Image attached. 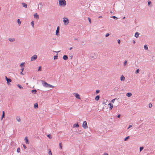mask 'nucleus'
I'll return each instance as SVG.
<instances>
[{
  "mask_svg": "<svg viewBox=\"0 0 155 155\" xmlns=\"http://www.w3.org/2000/svg\"><path fill=\"white\" fill-rule=\"evenodd\" d=\"M130 128H129V127H128V129H129Z\"/></svg>",
  "mask_w": 155,
  "mask_h": 155,
  "instance_id": "obj_63",
  "label": "nucleus"
},
{
  "mask_svg": "<svg viewBox=\"0 0 155 155\" xmlns=\"http://www.w3.org/2000/svg\"><path fill=\"white\" fill-rule=\"evenodd\" d=\"M59 28H60L58 26L57 28V29L56 30L55 35H56L57 36H58V35Z\"/></svg>",
  "mask_w": 155,
  "mask_h": 155,
  "instance_id": "obj_6",
  "label": "nucleus"
},
{
  "mask_svg": "<svg viewBox=\"0 0 155 155\" xmlns=\"http://www.w3.org/2000/svg\"><path fill=\"white\" fill-rule=\"evenodd\" d=\"M34 16L35 18L37 19H39V15L37 14V13L35 14L34 15Z\"/></svg>",
  "mask_w": 155,
  "mask_h": 155,
  "instance_id": "obj_9",
  "label": "nucleus"
},
{
  "mask_svg": "<svg viewBox=\"0 0 155 155\" xmlns=\"http://www.w3.org/2000/svg\"><path fill=\"white\" fill-rule=\"evenodd\" d=\"M18 87L20 89H22L23 87H22L20 84H18L17 85Z\"/></svg>",
  "mask_w": 155,
  "mask_h": 155,
  "instance_id": "obj_22",
  "label": "nucleus"
},
{
  "mask_svg": "<svg viewBox=\"0 0 155 155\" xmlns=\"http://www.w3.org/2000/svg\"><path fill=\"white\" fill-rule=\"evenodd\" d=\"M74 39L75 40H77L78 39L77 38H75Z\"/></svg>",
  "mask_w": 155,
  "mask_h": 155,
  "instance_id": "obj_53",
  "label": "nucleus"
},
{
  "mask_svg": "<svg viewBox=\"0 0 155 155\" xmlns=\"http://www.w3.org/2000/svg\"><path fill=\"white\" fill-rule=\"evenodd\" d=\"M120 115L119 114L117 116V117L119 118H120Z\"/></svg>",
  "mask_w": 155,
  "mask_h": 155,
  "instance_id": "obj_51",
  "label": "nucleus"
},
{
  "mask_svg": "<svg viewBox=\"0 0 155 155\" xmlns=\"http://www.w3.org/2000/svg\"><path fill=\"white\" fill-rule=\"evenodd\" d=\"M74 94L75 95V96L76 98L78 99H81L80 95L78 93H74Z\"/></svg>",
  "mask_w": 155,
  "mask_h": 155,
  "instance_id": "obj_7",
  "label": "nucleus"
},
{
  "mask_svg": "<svg viewBox=\"0 0 155 155\" xmlns=\"http://www.w3.org/2000/svg\"><path fill=\"white\" fill-rule=\"evenodd\" d=\"M110 13H113V12H112V11H110Z\"/></svg>",
  "mask_w": 155,
  "mask_h": 155,
  "instance_id": "obj_59",
  "label": "nucleus"
},
{
  "mask_svg": "<svg viewBox=\"0 0 155 155\" xmlns=\"http://www.w3.org/2000/svg\"><path fill=\"white\" fill-rule=\"evenodd\" d=\"M117 42L119 44H120V39H118L117 40Z\"/></svg>",
  "mask_w": 155,
  "mask_h": 155,
  "instance_id": "obj_48",
  "label": "nucleus"
},
{
  "mask_svg": "<svg viewBox=\"0 0 155 155\" xmlns=\"http://www.w3.org/2000/svg\"><path fill=\"white\" fill-rule=\"evenodd\" d=\"M133 43H134L135 44V41H133Z\"/></svg>",
  "mask_w": 155,
  "mask_h": 155,
  "instance_id": "obj_58",
  "label": "nucleus"
},
{
  "mask_svg": "<svg viewBox=\"0 0 155 155\" xmlns=\"http://www.w3.org/2000/svg\"><path fill=\"white\" fill-rule=\"evenodd\" d=\"M21 68V70L22 71V72H23V70H24V67H22V68Z\"/></svg>",
  "mask_w": 155,
  "mask_h": 155,
  "instance_id": "obj_50",
  "label": "nucleus"
},
{
  "mask_svg": "<svg viewBox=\"0 0 155 155\" xmlns=\"http://www.w3.org/2000/svg\"><path fill=\"white\" fill-rule=\"evenodd\" d=\"M41 81L43 85L46 87H48V84L45 81Z\"/></svg>",
  "mask_w": 155,
  "mask_h": 155,
  "instance_id": "obj_5",
  "label": "nucleus"
},
{
  "mask_svg": "<svg viewBox=\"0 0 155 155\" xmlns=\"http://www.w3.org/2000/svg\"><path fill=\"white\" fill-rule=\"evenodd\" d=\"M12 81L10 79V82Z\"/></svg>",
  "mask_w": 155,
  "mask_h": 155,
  "instance_id": "obj_62",
  "label": "nucleus"
},
{
  "mask_svg": "<svg viewBox=\"0 0 155 155\" xmlns=\"http://www.w3.org/2000/svg\"><path fill=\"white\" fill-rule=\"evenodd\" d=\"M152 106V105L150 103L149 104V108H151Z\"/></svg>",
  "mask_w": 155,
  "mask_h": 155,
  "instance_id": "obj_40",
  "label": "nucleus"
},
{
  "mask_svg": "<svg viewBox=\"0 0 155 155\" xmlns=\"http://www.w3.org/2000/svg\"><path fill=\"white\" fill-rule=\"evenodd\" d=\"M17 22L19 25H20L21 24V21L20 19H18L17 20Z\"/></svg>",
  "mask_w": 155,
  "mask_h": 155,
  "instance_id": "obj_26",
  "label": "nucleus"
},
{
  "mask_svg": "<svg viewBox=\"0 0 155 155\" xmlns=\"http://www.w3.org/2000/svg\"><path fill=\"white\" fill-rule=\"evenodd\" d=\"M103 155H108V154L107 153H104Z\"/></svg>",
  "mask_w": 155,
  "mask_h": 155,
  "instance_id": "obj_52",
  "label": "nucleus"
},
{
  "mask_svg": "<svg viewBox=\"0 0 155 155\" xmlns=\"http://www.w3.org/2000/svg\"><path fill=\"white\" fill-rule=\"evenodd\" d=\"M108 105L110 106V107L109 109L110 110H111L112 109L113 107V105L112 104H111V103H109L108 104Z\"/></svg>",
  "mask_w": 155,
  "mask_h": 155,
  "instance_id": "obj_16",
  "label": "nucleus"
},
{
  "mask_svg": "<svg viewBox=\"0 0 155 155\" xmlns=\"http://www.w3.org/2000/svg\"><path fill=\"white\" fill-rule=\"evenodd\" d=\"M16 120H17L18 121L20 122L21 121V119L20 117L19 116H17L16 117Z\"/></svg>",
  "mask_w": 155,
  "mask_h": 155,
  "instance_id": "obj_13",
  "label": "nucleus"
},
{
  "mask_svg": "<svg viewBox=\"0 0 155 155\" xmlns=\"http://www.w3.org/2000/svg\"><path fill=\"white\" fill-rule=\"evenodd\" d=\"M25 63L24 62H23L22 63H21L20 64V66L21 68L24 67L25 66Z\"/></svg>",
  "mask_w": 155,
  "mask_h": 155,
  "instance_id": "obj_21",
  "label": "nucleus"
},
{
  "mask_svg": "<svg viewBox=\"0 0 155 155\" xmlns=\"http://www.w3.org/2000/svg\"><path fill=\"white\" fill-rule=\"evenodd\" d=\"M47 137H48L50 139H51L52 138L51 135L50 134L48 135Z\"/></svg>",
  "mask_w": 155,
  "mask_h": 155,
  "instance_id": "obj_41",
  "label": "nucleus"
},
{
  "mask_svg": "<svg viewBox=\"0 0 155 155\" xmlns=\"http://www.w3.org/2000/svg\"><path fill=\"white\" fill-rule=\"evenodd\" d=\"M100 98V97L99 95L97 96L95 98V100L96 101H98Z\"/></svg>",
  "mask_w": 155,
  "mask_h": 155,
  "instance_id": "obj_19",
  "label": "nucleus"
},
{
  "mask_svg": "<svg viewBox=\"0 0 155 155\" xmlns=\"http://www.w3.org/2000/svg\"><path fill=\"white\" fill-rule=\"evenodd\" d=\"M54 60L57 59V58H58V54H57L56 55L54 56Z\"/></svg>",
  "mask_w": 155,
  "mask_h": 155,
  "instance_id": "obj_36",
  "label": "nucleus"
},
{
  "mask_svg": "<svg viewBox=\"0 0 155 155\" xmlns=\"http://www.w3.org/2000/svg\"><path fill=\"white\" fill-rule=\"evenodd\" d=\"M59 5L60 6L64 7L66 5V2L65 0H58Z\"/></svg>",
  "mask_w": 155,
  "mask_h": 155,
  "instance_id": "obj_1",
  "label": "nucleus"
},
{
  "mask_svg": "<svg viewBox=\"0 0 155 155\" xmlns=\"http://www.w3.org/2000/svg\"><path fill=\"white\" fill-rule=\"evenodd\" d=\"M82 126L85 129H87L88 128V126L86 121H84L83 122Z\"/></svg>",
  "mask_w": 155,
  "mask_h": 155,
  "instance_id": "obj_3",
  "label": "nucleus"
},
{
  "mask_svg": "<svg viewBox=\"0 0 155 155\" xmlns=\"http://www.w3.org/2000/svg\"><path fill=\"white\" fill-rule=\"evenodd\" d=\"M20 151V148H18L17 149V152L18 153H19Z\"/></svg>",
  "mask_w": 155,
  "mask_h": 155,
  "instance_id": "obj_38",
  "label": "nucleus"
},
{
  "mask_svg": "<svg viewBox=\"0 0 155 155\" xmlns=\"http://www.w3.org/2000/svg\"><path fill=\"white\" fill-rule=\"evenodd\" d=\"M102 16H100V17H99V18H102Z\"/></svg>",
  "mask_w": 155,
  "mask_h": 155,
  "instance_id": "obj_61",
  "label": "nucleus"
},
{
  "mask_svg": "<svg viewBox=\"0 0 155 155\" xmlns=\"http://www.w3.org/2000/svg\"><path fill=\"white\" fill-rule=\"evenodd\" d=\"M60 51H54V52H56L57 53H58V52H59Z\"/></svg>",
  "mask_w": 155,
  "mask_h": 155,
  "instance_id": "obj_54",
  "label": "nucleus"
},
{
  "mask_svg": "<svg viewBox=\"0 0 155 155\" xmlns=\"http://www.w3.org/2000/svg\"><path fill=\"white\" fill-rule=\"evenodd\" d=\"M140 71V70L139 69H137L135 72V74L138 73Z\"/></svg>",
  "mask_w": 155,
  "mask_h": 155,
  "instance_id": "obj_42",
  "label": "nucleus"
},
{
  "mask_svg": "<svg viewBox=\"0 0 155 155\" xmlns=\"http://www.w3.org/2000/svg\"><path fill=\"white\" fill-rule=\"evenodd\" d=\"M143 149V147H140V152H141Z\"/></svg>",
  "mask_w": 155,
  "mask_h": 155,
  "instance_id": "obj_35",
  "label": "nucleus"
},
{
  "mask_svg": "<svg viewBox=\"0 0 155 155\" xmlns=\"http://www.w3.org/2000/svg\"><path fill=\"white\" fill-rule=\"evenodd\" d=\"M25 143L27 144H29V141L28 139V137H25Z\"/></svg>",
  "mask_w": 155,
  "mask_h": 155,
  "instance_id": "obj_14",
  "label": "nucleus"
},
{
  "mask_svg": "<svg viewBox=\"0 0 155 155\" xmlns=\"http://www.w3.org/2000/svg\"><path fill=\"white\" fill-rule=\"evenodd\" d=\"M125 17H124L123 18V19H125Z\"/></svg>",
  "mask_w": 155,
  "mask_h": 155,
  "instance_id": "obj_60",
  "label": "nucleus"
},
{
  "mask_svg": "<svg viewBox=\"0 0 155 155\" xmlns=\"http://www.w3.org/2000/svg\"><path fill=\"white\" fill-rule=\"evenodd\" d=\"M31 92L32 93H35L37 92V91L36 90H33L31 91Z\"/></svg>",
  "mask_w": 155,
  "mask_h": 155,
  "instance_id": "obj_34",
  "label": "nucleus"
},
{
  "mask_svg": "<svg viewBox=\"0 0 155 155\" xmlns=\"http://www.w3.org/2000/svg\"><path fill=\"white\" fill-rule=\"evenodd\" d=\"M22 72H23L22 71L21 72V74L24 75V74Z\"/></svg>",
  "mask_w": 155,
  "mask_h": 155,
  "instance_id": "obj_56",
  "label": "nucleus"
},
{
  "mask_svg": "<svg viewBox=\"0 0 155 155\" xmlns=\"http://www.w3.org/2000/svg\"><path fill=\"white\" fill-rule=\"evenodd\" d=\"M41 66H40L38 68V71H41Z\"/></svg>",
  "mask_w": 155,
  "mask_h": 155,
  "instance_id": "obj_37",
  "label": "nucleus"
},
{
  "mask_svg": "<svg viewBox=\"0 0 155 155\" xmlns=\"http://www.w3.org/2000/svg\"><path fill=\"white\" fill-rule=\"evenodd\" d=\"M5 117V112L4 111H3V114L2 116L1 119L2 120L3 118Z\"/></svg>",
  "mask_w": 155,
  "mask_h": 155,
  "instance_id": "obj_27",
  "label": "nucleus"
},
{
  "mask_svg": "<svg viewBox=\"0 0 155 155\" xmlns=\"http://www.w3.org/2000/svg\"><path fill=\"white\" fill-rule=\"evenodd\" d=\"M132 95V94L131 93H128L126 94V96L128 97H130Z\"/></svg>",
  "mask_w": 155,
  "mask_h": 155,
  "instance_id": "obj_15",
  "label": "nucleus"
},
{
  "mask_svg": "<svg viewBox=\"0 0 155 155\" xmlns=\"http://www.w3.org/2000/svg\"><path fill=\"white\" fill-rule=\"evenodd\" d=\"M72 49V47H71L70 48H69V49L70 50H71Z\"/></svg>",
  "mask_w": 155,
  "mask_h": 155,
  "instance_id": "obj_57",
  "label": "nucleus"
},
{
  "mask_svg": "<svg viewBox=\"0 0 155 155\" xmlns=\"http://www.w3.org/2000/svg\"><path fill=\"white\" fill-rule=\"evenodd\" d=\"M100 92V90H97L96 91V94H98Z\"/></svg>",
  "mask_w": 155,
  "mask_h": 155,
  "instance_id": "obj_43",
  "label": "nucleus"
},
{
  "mask_svg": "<svg viewBox=\"0 0 155 155\" xmlns=\"http://www.w3.org/2000/svg\"><path fill=\"white\" fill-rule=\"evenodd\" d=\"M130 138L129 136H127V137H126L124 139V141H126L127 140V139H129Z\"/></svg>",
  "mask_w": 155,
  "mask_h": 155,
  "instance_id": "obj_33",
  "label": "nucleus"
},
{
  "mask_svg": "<svg viewBox=\"0 0 155 155\" xmlns=\"http://www.w3.org/2000/svg\"><path fill=\"white\" fill-rule=\"evenodd\" d=\"M48 153L49 155H52L50 149L49 150V152Z\"/></svg>",
  "mask_w": 155,
  "mask_h": 155,
  "instance_id": "obj_30",
  "label": "nucleus"
},
{
  "mask_svg": "<svg viewBox=\"0 0 155 155\" xmlns=\"http://www.w3.org/2000/svg\"><path fill=\"white\" fill-rule=\"evenodd\" d=\"M147 3H148V6L149 7H151L152 6V5H151V2L148 0L147 1Z\"/></svg>",
  "mask_w": 155,
  "mask_h": 155,
  "instance_id": "obj_11",
  "label": "nucleus"
},
{
  "mask_svg": "<svg viewBox=\"0 0 155 155\" xmlns=\"http://www.w3.org/2000/svg\"><path fill=\"white\" fill-rule=\"evenodd\" d=\"M116 99L115 98V99H113L112 101H111V102H112L113 103H114V101H115V100Z\"/></svg>",
  "mask_w": 155,
  "mask_h": 155,
  "instance_id": "obj_46",
  "label": "nucleus"
},
{
  "mask_svg": "<svg viewBox=\"0 0 155 155\" xmlns=\"http://www.w3.org/2000/svg\"><path fill=\"white\" fill-rule=\"evenodd\" d=\"M132 127V126L131 125H130L129 126V128H130V127Z\"/></svg>",
  "mask_w": 155,
  "mask_h": 155,
  "instance_id": "obj_55",
  "label": "nucleus"
},
{
  "mask_svg": "<svg viewBox=\"0 0 155 155\" xmlns=\"http://www.w3.org/2000/svg\"><path fill=\"white\" fill-rule=\"evenodd\" d=\"M79 127V125L78 124H74L73 125V127Z\"/></svg>",
  "mask_w": 155,
  "mask_h": 155,
  "instance_id": "obj_24",
  "label": "nucleus"
},
{
  "mask_svg": "<svg viewBox=\"0 0 155 155\" xmlns=\"http://www.w3.org/2000/svg\"><path fill=\"white\" fill-rule=\"evenodd\" d=\"M31 26L33 28H34V21H32L31 23Z\"/></svg>",
  "mask_w": 155,
  "mask_h": 155,
  "instance_id": "obj_20",
  "label": "nucleus"
},
{
  "mask_svg": "<svg viewBox=\"0 0 155 155\" xmlns=\"http://www.w3.org/2000/svg\"><path fill=\"white\" fill-rule=\"evenodd\" d=\"M7 83L8 84L10 82V79L6 77H5Z\"/></svg>",
  "mask_w": 155,
  "mask_h": 155,
  "instance_id": "obj_31",
  "label": "nucleus"
},
{
  "mask_svg": "<svg viewBox=\"0 0 155 155\" xmlns=\"http://www.w3.org/2000/svg\"><path fill=\"white\" fill-rule=\"evenodd\" d=\"M88 20L90 22V23L91 24V20L89 18H88Z\"/></svg>",
  "mask_w": 155,
  "mask_h": 155,
  "instance_id": "obj_45",
  "label": "nucleus"
},
{
  "mask_svg": "<svg viewBox=\"0 0 155 155\" xmlns=\"http://www.w3.org/2000/svg\"><path fill=\"white\" fill-rule=\"evenodd\" d=\"M43 5L42 2H40L38 6V8H40V9H41L42 8Z\"/></svg>",
  "mask_w": 155,
  "mask_h": 155,
  "instance_id": "obj_8",
  "label": "nucleus"
},
{
  "mask_svg": "<svg viewBox=\"0 0 155 155\" xmlns=\"http://www.w3.org/2000/svg\"><path fill=\"white\" fill-rule=\"evenodd\" d=\"M139 33L137 32L135 33V37L136 38H138L139 36Z\"/></svg>",
  "mask_w": 155,
  "mask_h": 155,
  "instance_id": "obj_18",
  "label": "nucleus"
},
{
  "mask_svg": "<svg viewBox=\"0 0 155 155\" xmlns=\"http://www.w3.org/2000/svg\"><path fill=\"white\" fill-rule=\"evenodd\" d=\"M23 147L25 149H26L27 147H26V146H25L24 144H23Z\"/></svg>",
  "mask_w": 155,
  "mask_h": 155,
  "instance_id": "obj_47",
  "label": "nucleus"
},
{
  "mask_svg": "<svg viewBox=\"0 0 155 155\" xmlns=\"http://www.w3.org/2000/svg\"><path fill=\"white\" fill-rule=\"evenodd\" d=\"M15 41V39L14 38H10V42H14Z\"/></svg>",
  "mask_w": 155,
  "mask_h": 155,
  "instance_id": "obj_23",
  "label": "nucleus"
},
{
  "mask_svg": "<svg viewBox=\"0 0 155 155\" xmlns=\"http://www.w3.org/2000/svg\"><path fill=\"white\" fill-rule=\"evenodd\" d=\"M112 17L114 18H116V19H117V18L115 16H113Z\"/></svg>",
  "mask_w": 155,
  "mask_h": 155,
  "instance_id": "obj_49",
  "label": "nucleus"
},
{
  "mask_svg": "<svg viewBox=\"0 0 155 155\" xmlns=\"http://www.w3.org/2000/svg\"><path fill=\"white\" fill-rule=\"evenodd\" d=\"M48 87H52V88H53L54 87V86L52 85H51L50 84H48Z\"/></svg>",
  "mask_w": 155,
  "mask_h": 155,
  "instance_id": "obj_25",
  "label": "nucleus"
},
{
  "mask_svg": "<svg viewBox=\"0 0 155 155\" xmlns=\"http://www.w3.org/2000/svg\"><path fill=\"white\" fill-rule=\"evenodd\" d=\"M21 4L23 7L25 8H27V5L26 3L24 2H22L21 3Z\"/></svg>",
  "mask_w": 155,
  "mask_h": 155,
  "instance_id": "obj_12",
  "label": "nucleus"
},
{
  "mask_svg": "<svg viewBox=\"0 0 155 155\" xmlns=\"http://www.w3.org/2000/svg\"><path fill=\"white\" fill-rule=\"evenodd\" d=\"M120 79L121 81H124L125 80V78L123 75H122L120 77Z\"/></svg>",
  "mask_w": 155,
  "mask_h": 155,
  "instance_id": "obj_10",
  "label": "nucleus"
},
{
  "mask_svg": "<svg viewBox=\"0 0 155 155\" xmlns=\"http://www.w3.org/2000/svg\"><path fill=\"white\" fill-rule=\"evenodd\" d=\"M37 58V55L36 54H35L31 57V61H33L35 60Z\"/></svg>",
  "mask_w": 155,
  "mask_h": 155,
  "instance_id": "obj_4",
  "label": "nucleus"
},
{
  "mask_svg": "<svg viewBox=\"0 0 155 155\" xmlns=\"http://www.w3.org/2000/svg\"><path fill=\"white\" fill-rule=\"evenodd\" d=\"M63 21L64 25H67L69 23V20L66 17H64L63 19Z\"/></svg>",
  "mask_w": 155,
  "mask_h": 155,
  "instance_id": "obj_2",
  "label": "nucleus"
},
{
  "mask_svg": "<svg viewBox=\"0 0 155 155\" xmlns=\"http://www.w3.org/2000/svg\"><path fill=\"white\" fill-rule=\"evenodd\" d=\"M59 146L60 147L61 149L62 148V143L61 142L59 144Z\"/></svg>",
  "mask_w": 155,
  "mask_h": 155,
  "instance_id": "obj_32",
  "label": "nucleus"
},
{
  "mask_svg": "<svg viewBox=\"0 0 155 155\" xmlns=\"http://www.w3.org/2000/svg\"><path fill=\"white\" fill-rule=\"evenodd\" d=\"M127 61L126 60H125L124 61V66H125L126 65V64H127Z\"/></svg>",
  "mask_w": 155,
  "mask_h": 155,
  "instance_id": "obj_39",
  "label": "nucleus"
},
{
  "mask_svg": "<svg viewBox=\"0 0 155 155\" xmlns=\"http://www.w3.org/2000/svg\"><path fill=\"white\" fill-rule=\"evenodd\" d=\"M38 104L37 103H36L34 105V107L35 108H38Z\"/></svg>",
  "mask_w": 155,
  "mask_h": 155,
  "instance_id": "obj_28",
  "label": "nucleus"
},
{
  "mask_svg": "<svg viewBox=\"0 0 155 155\" xmlns=\"http://www.w3.org/2000/svg\"><path fill=\"white\" fill-rule=\"evenodd\" d=\"M110 34L109 33H107L105 35V37H107Z\"/></svg>",
  "mask_w": 155,
  "mask_h": 155,
  "instance_id": "obj_44",
  "label": "nucleus"
},
{
  "mask_svg": "<svg viewBox=\"0 0 155 155\" xmlns=\"http://www.w3.org/2000/svg\"><path fill=\"white\" fill-rule=\"evenodd\" d=\"M63 58L64 60H66L68 59V57L66 55H64L63 57Z\"/></svg>",
  "mask_w": 155,
  "mask_h": 155,
  "instance_id": "obj_17",
  "label": "nucleus"
},
{
  "mask_svg": "<svg viewBox=\"0 0 155 155\" xmlns=\"http://www.w3.org/2000/svg\"><path fill=\"white\" fill-rule=\"evenodd\" d=\"M144 48L145 50H147L148 49V48L147 45H145L144 46Z\"/></svg>",
  "mask_w": 155,
  "mask_h": 155,
  "instance_id": "obj_29",
  "label": "nucleus"
}]
</instances>
